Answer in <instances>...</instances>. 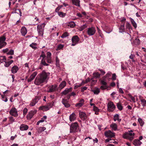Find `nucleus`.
I'll return each instance as SVG.
<instances>
[{
  "mask_svg": "<svg viewBox=\"0 0 146 146\" xmlns=\"http://www.w3.org/2000/svg\"><path fill=\"white\" fill-rule=\"evenodd\" d=\"M49 72L43 71L38 74L35 80L34 83L36 85H40L44 82H47L50 75Z\"/></svg>",
  "mask_w": 146,
  "mask_h": 146,
  "instance_id": "obj_1",
  "label": "nucleus"
},
{
  "mask_svg": "<svg viewBox=\"0 0 146 146\" xmlns=\"http://www.w3.org/2000/svg\"><path fill=\"white\" fill-rule=\"evenodd\" d=\"M135 134L133 132V131L131 130L123 134V137L124 138L128 139L130 141H132L134 138Z\"/></svg>",
  "mask_w": 146,
  "mask_h": 146,
  "instance_id": "obj_2",
  "label": "nucleus"
},
{
  "mask_svg": "<svg viewBox=\"0 0 146 146\" xmlns=\"http://www.w3.org/2000/svg\"><path fill=\"white\" fill-rule=\"evenodd\" d=\"M78 125L77 122H74L72 123L70 126V133H75L78 131Z\"/></svg>",
  "mask_w": 146,
  "mask_h": 146,
  "instance_id": "obj_3",
  "label": "nucleus"
},
{
  "mask_svg": "<svg viewBox=\"0 0 146 146\" xmlns=\"http://www.w3.org/2000/svg\"><path fill=\"white\" fill-rule=\"evenodd\" d=\"M45 26V24L42 23L40 25H38L37 26V31L38 35L42 36L44 33V28Z\"/></svg>",
  "mask_w": 146,
  "mask_h": 146,
  "instance_id": "obj_4",
  "label": "nucleus"
},
{
  "mask_svg": "<svg viewBox=\"0 0 146 146\" xmlns=\"http://www.w3.org/2000/svg\"><path fill=\"white\" fill-rule=\"evenodd\" d=\"M115 106L113 102L110 101L107 104V110L110 112H113L115 109Z\"/></svg>",
  "mask_w": 146,
  "mask_h": 146,
  "instance_id": "obj_5",
  "label": "nucleus"
},
{
  "mask_svg": "<svg viewBox=\"0 0 146 146\" xmlns=\"http://www.w3.org/2000/svg\"><path fill=\"white\" fill-rule=\"evenodd\" d=\"M96 30L95 28L93 27L88 28L87 29V33L89 36L94 35L95 33Z\"/></svg>",
  "mask_w": 146,
  "mask_h": 146,
  "instance_id": "obj_6",
  "label": "nucleus"
},
{
  "mask_svg": "<svg viewBox=\"0 0 146 146\" xmlns=\"http://www.w3.org/2000/svg\"><path fill=\"white\" fill-rule=\"evenodd\" d=\"M6 38L4 36L0 37V49L5 46L7 44V43L5 42Z\"/></svg>",
  "mask_w": 146,
  "mask_h": 146,
  "instance_id": "obj_7",
  "label": "nucleus"
},
{
  "mask_svg": "<svg viewBox=\"0 0 146 146\" xmlns=\"http://www.w3.org/2000/svg\"><path fill=\"white\" fill-rule=\"evenodd\" d=\"M79 40V38L77 35L73 36L72 38V44L71 45L74 46L77 44Z\"/></svg>",
  "mask_w": 146,
  "mask_h": 146,
  "instance_id": "obj_8",
  "label": "nucleus"
},
{
  "mask_svg": "<svg viewBox=\"0 0 146 146\" xmlns=\"http://www.w3.org/2000/svg\"><path fill=\"white\" fill-rule=\"evenodd\" d=\"M10 114L15 117H17L18 116V114L16 109L15 108H12L9 111Z\"/></svg>",
  "mask_w": 146,
  "mask_h": 146,
  "instance_id": "obj_9",
  "label": "nucleus"
},
{
  "mask_svg": "<svg viewBox=\"0 0 146 146\" xmlns=\"http://www.w3.org/2000/svg\"><path fill=\"white\" fill-rule=\"evenodd\" d=\"M104 135L107 137H112L115 136V133L110 130L105 131L104 133Z\"/></svg>",
  "mask_w": 146,
  "mask_h": 146,
  "instance_id": "obj_10",
  "label": "nucleus"
},
{
  "mask_svg": "<svg viewBox=\"0 0 146 146\" xmlns=\"http://www.w3.org/2000/svg\"><path fill=\"white\" fill-rule=\"evenodd\" d=\"M57 87L56 85H52L50 86L48 88V92H52L55 91Z\"/></svg>",
  "mask_w": 146,
  "mask_h": 146,
  "instance_id": "obj_11",
  "label": "nucleus"
},
{
  "mask_svg": "<svg viewBox=\"0 0 146 146\" xmlns=\"http://www.w3.org/2000/svg\"><path fill=\"white\" fill-rule=\"evenodd\" d=\"M37 74L36 72H34L30 76L29 78L28 79V82H31L35 78Z\"/></svg>",
  "mask_w": 146,
  "mask_h": 146,
  "instance_id": "obj_12",
  "label": "nucleus"
},
{
  "mask_svg": "<svg viewBox=\"0 0 146 146\" xmlns=\"http://www.w3.org/2000/svg\"><path fill=\"white\" fill-rule=\"evenodd\" d=\"M62 102L66 108H68L70 106V104L68 103V101L67 99L65 98L63 99Z\"/></svg>",
  "mask_w": 146,
  "mask_h": 146,
  "instance_id": "obj_13",
  "label": "nucleus"
},
{
  "mask_svg": "<svg viewBox=\"0 0 146 146\" xmlns=\"http://www.w3.org/2000/svg\"><path fill=\"white\" fill-rule=\"evenodd\" d=\"M79 116L83 120H85L87 118L86 113L82 111H79Z\"/></svg>",
  "mask_w": 146,
  "mask_h": 146,
  "instance_id": "obj_14",
  "label": "nucleus"
},
{
  "mask_svg": "<svg viewBox=\"0 0 146 146\" xmlns=\"http://www.w3.org/2000/svg\"><path fill=\"white\" fill-rule=\"evenodd\" d=\"M72 91V88H66L61 93V94L62 95H66L69 92Z\"/></svg>",
  "mask_w": 146,
  "mask_h": 146,
  "instance_id": "obj_15",
  "label": "nucleus"
},
{
  "mask_svg": "<svg viewBox=\"0 0 146 146\" xmlns=\"http://www.w3.org/2000/svg\"><path fill=\"white\" fill-rule=\"evenodd\" d=\"M29 127V126L27 125L22 124L21 125L19 128L21 130L23 131L27 130L28 129Z\"/></svg>",
  "mask_w": 146,
  "mask_h": 146,
  "instance_id": "obj_16",
  "label": "nucleus"
},
{
  "mask_svg": "<svg viewBox=\"0 0 146 146\" xmlns=\"http://www.w3.org/2000/svg\"><path fill=\"white\" fill-rule=\"evenodd\" d=\"M36 130L38 132V133H41L42 132L45 130L46 128L44 127H38L36 126Z\"/></svg>",
  "mask_w": 146,
  "mask_h": 146,
  "instance_id": "obj_17",
  "label": "nucleus"
},
{
  "mask_svg": "<svg viewBox=\"0 0 146 146\" xmlns=\"http://www.w3.org/2000/svg\"><path fill=\"white\" fill-rule=\"evenodd\" d=\"M36 112V110L31 111L29 113V114L27 115L28 117L30 119H31Z\"/></svg>",
  "mask_w": 146,
  "mask_h": 146,
  "instance_id": "obj_18",
  "label": "nucleus"
},
{
  "mask_svg": "<svg viewBox=\"0 0 146 146\" xmlns=\"http://www.w3.org/2000/svg\"><path fill=\"white\" fill-rule=\"evenodd\" d=\"M19 69V68L18 66H13L11 69V72L13 74H15L17 72Z\"/></svg>",
  "mask_w": 146,
  "mask_h": 146,
  "instance_id": "obj_19",
  "label": "nucleus"
},
{
  "mask_svg": "<svg viewBox=\"0 0 146 146\" xmlns=\"http://www.w3.org/2000/svg\"><path fill=\"white\" fill-rule=\"evenodd\" d=\"M39 100V99L38 98H35L31 102L30 104V105L31 106H34L35 104L38 102Z\"/></svg>",
  "mask_w": 146,
  "mask_h": 146,
  "instance_id": "obj_20",
  "label": "nucleus"
},
{
  "mask_svg": "<svg viewBox=\"0 0 146 146\" xmlns=\"http://www.w3.org/2000/svg\"><path fill=\"white\" fill-rule=\"evenodd\" d=\"M84 101L83 99H82L79 101V102L76 104L75 106L78 108L82 106L84 104Z\"/></svg>",
  "mask_w": 146,
  "mask_h": 146,
  "instance_id": "obj_21",
  "label": "nucleus"
},
{
  "mask_svg": "<svg viewBox=\"0 0 146 146\" xmlns=\"http://www.w3.org/2000/svg\"><path fill=\"white\" fill-rule=\"evenodd\" d=\"M76 115L74 113H73L69 116V119L70 121H74L76 119Z\"/></svg>",
  "mask_w": 146,
  "mask_h": 146,
  "instance_id": "obj_22",
  "label": "nucleus"
},
{
  "mask_svg": "<svg viewBox=\"0 0 146 146\" xmlns=\"http://www.w3.org/2000/svg\"><path fill=\"white\" fill-rule=\"evenodd\" d=\"M21 32L23 36H25L27 33V30L25 27H23L21 30Z\"/></svg>",
  "mask_w": 146,
  "mask_h": 146,
  "instance_id": "obj_23",
  "label": "nucleus"
},
{
  "mask_svg": "<svg viewBox=\"0 0 146 146\" xmlns=\"http://www.w3.org/2000/svg\"><path fill=\"white\" fill-rule=\"evenodd\" d=\"M73 4L78 7H80V0H72Z\"/></svg>",
  "mask_w": 146,
  "mask_h": 146,
  "instance_id": "obj_24",
  "label": "nucleus"
},
{
  "mask_svg": "<svg viewBox=\"0 0 146 146\" xmlns=\"http://www.w3.org/2000/svg\"><path fill=\"white\" fill-rule=\"evenodd\" d=\"M142 142L138 139H135L133 142V144L135 146L140 145L142 144Z\"/></svg>",
  "mask_w": 146,
  "mask_h": 146,
  "instance_id": "obj_25",
  "label": "nucleus"
},
{
  "mask_svg": "<svg viewBox=\"0 0 146 146\" xmlns=\"http://www.w3.org/2000/svg\"><path fill=\"white\" fill-rule=\"evenodd\" d=\"M66 85V83L64 81H63L59 85V88L62 89L64 88Z\"/></svg>",
  "mask_w": 146,
  "mask_h": 146,
  "instance_id": "obj_26",
  "label": "nucleus"
},
{
  "mask_svg": "<svg viewBox=\"0 0 146 146\" xmlns=\"http://www.w3.org/2000/svg\"><path fill=\"white\" fill-rule=\"evenodd\" d=\"M110 127L114 131H116L117 129V125L115 123H112L110 125Z\"/></svg>",
  "mask_w": 146,
  "mask_h": 146,
  "instance_id": "obj_27",
  "label": "nucleus"
},
{
  "mask_svg": "<svg viewBox=\"0 0 146 146\" xmlns=\"http://www.w3.org/2000/svg\"><path fill=\"white\" fill-rule=\"evenodd\" d=\"M39 109L43 111H47L49 110L47 105L40 106Z\"/></svg>",
  "mask_w": 146,
  "mask_h": 146,
  "instance_id": "obj_28",
  "label": "nucleus"
},
{
  "mask_svg": "<svg viewBox=\"0 0 146 146\" xmlns=\"http://www.w3.org/2000/svg\"><path fill=\"white\" fill-rule=\"evenodd\" d=\"M113 120L114 121L117 120L119 122H120L121 119L119 118V115L117 114H115L114 116Z\"/></svg>",
  "mask_w": 146,
  "mask_h": 146,
  "instance_id": "obj_29",
  "label": "nucleus"
},
{
  "mask_svg": "<svg viewBox=\"0 0 146 146\" xmlns=\"http://www.w3.org/2000/svg\"><path fill=\"white\" fill-rule=\"evenodd\" d=\"M87 27L88 25L87 24H84L79 27V30L80 31H82L86 28Z\"/></svg>",
  "mask_w": 146,
  "mask_h": 146,
  "instance_id": "obj_30",
  "label": "nucleus"
},
{
  "mask_svg": "<svg viewBox=\"0 0 146 146\" xmlns=\"http://www.w3.org/2000/svg\"><path fill=\"white\" fill-rule=\"evenodd\" d=\"M68 25L70 28H74L76 25V24L74 22L72 21L69 22Z\"/></svg>",
  "mask_w": 146,
  "mask_h": 146,
  "instance_id": "obj_31",
  "label": "nucleus"
},
{
  "mask_svg": "<svg viewBox=\"0 0 146 146\" xmlns=\"http://www.w3.org/2000/svg\"><path fill=\"white\" fill-rule=\"evenodd\" d=\"M126 29H128L130 31L132 30V28L131 25L128 22H126L125 25Z\"/></svg>",
  "mask_w": 146,
  "mask_h": 146,
  "instance_id": "obj_32",
  "label": "nucleus"
},
{
  "mask_svg": "<svg viewBox=\"0 0 146 146\" xmlns=\"http://www.w3.org/2000/svg\"><path fill=\"white\" fill-rule=\"evenodd\" d=\"M13 60H11L10 61L8 62H6L5 61V64H4V66L5 67H8L11 64L13 63Z\"/></svg>",
  "mask_w": 146,
  "mask_h": 146,
  "instance_id": "obj_33",
  "label": "nucleus"
},
{
  "mask_svg": "<svg viewBox=\"0 0 146 146\" xmlns=\"http://www.w3.org/2000/svg\"><path fill=\"white\" fill-rule=\"evenodd\" d=\"M41 65H43L44 66H48L49 64L46 63L45 59H42L40 62Z\"/></svg>",
  "mask_w": 146,
  "mask_h": 146,
  "instance_id": "obj_34",
  "label": "nucleus"
},
{
  "mask_svg": "<svg viewBox=\"0 0 146 146\" xmlns=\"http://www.w3.org/2000/svg\"><path fill=\"white\" fill-rule=\"evenodd\" d=\"M92 91L94 93V94L98 95L100 92V89L98 88H96L94 90H92Z\"/></svg>",
  "mask_w": 146,
  "mask_h": 146,
  "instance_id": "obj_35",
  "label": "nucleus"
},
{
  "mask_svg": "<svg viewBox=\"0 0 146 146\" xmlns=\"http://www.w3.org/2000/svg\"><path fill=\"white\" fill-rule=\"evenodd\" d=\"M37 45V44L36 43H33L30 44V46L32 47L35 50L37 49V47L36 46Z\"/></svg>",
  "mask_w": 146,
  "mask_h": 146,
  "instance_id": "obj_36",
  "label": "nucleus"
},
{
  "mask_svg": "<svg viewBox=\"0 0 146 146\" xmlns=\"http://www.w3.org/2000/svg\"><path fill=\"white\" fill-rule=\"evenodd\" d=\"M138 121L139 123L140 126L141 127L143 126L144 123L143 120L141 118H139L138 119Z\"/></svg>",
  "mask_w": 146,
  "mask_h": 146,
  "instance_id": "obj_37",
  "label": "nucleus"
},
{
  "mask_svg": "<svg viewBox=\"0 0 146 146\" xmlns=\"http://www.w3.org/2000/svg\"><path fill=\"white\" fill-rule=\"evenodd\" d=\"M54 101H52L51 102L48 103L46 105L49 109L54 106Z\"/></svg>",
  "mask_w": 146,
  "mask_h": 146,
  "instance_id": "obj_38",
  "label": "nucleus"
},
{
  "mask_svg": "<svg viewBox=\"0 0 146 146\" xmlns=\"http://www.w3.org/2000/svg\"><path fill=\"white\" fill-rule=\"evenodd\" d=\"M130 19L131 24H132L134 27L135 28H136L137 27V25L135 22V21L133 19L131 18Z\"/></svg>",
  "mask_w": 146,
  "mask_h": 146,
  "instance_id": "obj_39",
  "label": "nucleus"
},
{
  "mask_svg": "<svg viewBox=\"0 0 146 146\" xmlns=\"http://www.w3.org/2000/svg\"><path fill=\"white\" fill-rule=\"evenodd\" d=\"M93 110L95 111V114L96 115L98 114V112L99 111V109L96 107L94 106L93 107Z\"/></svg>",
  "mask_w": 146,
  "mask_h": 146,
  "instance_id": "obj_40",
  "label": "nucleus"
},
{
  "mask_svg": "<svg viewBox=\"0 0 146 146\" xmlns=\"http://www.w3.org/2000/svg\"><path fill=\"white\" fill-rule=\"evenodd\" d=\"M69 35V33L67 32L64 33L61 36V37L62 38H65Z\"/></svg>",
  "mask_w": 146,
  "mask_h": 146,
  "instance_id": "obj_41",
  "label": "nucleus"
},
{
  "mask_svg": "<svg viewBox=\"0 0 146 146\" xmlns=\"http://www.w3.org/2000/svg\"><path fill=\"white\" fill-rule=\"evenodd\" d=\"M59 62V60L58 58V57L57 56L56 58V66L58 68L60 67Z\"/></svg>",
  "mask_w": 146,
  "mask_h": 146,
  "instance_id": "obj_42",
  "label": "nucleus"
},
{
  "mask_svg": "<svg viewBox=\"0 0 146 146\" xmlns=\"http://www.w3.org/2000/svg\"><path fill=\"white\" fill-rule=\"evenodd\" d=\"M58 15L61 17H64L66 15V13H64L62 12H58Z\"/></svg>",
  "mask_w": 146,
  "mask_h": 146,
  "instance_id": "obj_43",
  "label": "nucleus"
},
{
  "mask_svg": "<svg viewBox=\"0 0 146 146\" xmlns=\"http://www.w3.org/2000/svg\"><path fill=\"white\" fill-rule=\"evenodd\" d=\"M119 32L120 33H122L125 32L124 27L121 26L119 28Z\"/></svg>",
  "mask_w": 146,
  "mask_h": 146,
  "instance_id": "obj_44",
  "label": "nucleus"
},
{
  "mask_svg": "<svg viewBox=\"0 0 146 146\" xmlns=\"http://www.w3.org/2000/svg\"><path fill=\"white\" fill-rule=\"evenodd\" d=\"M6 59L5 56H0V63H3V62H5Z\"/></svg>",
  "mask_w": 146,
  "mask_h": 146,
  "instance_id": "obj_45",
  "label": "nucleus"
},
{
  "mask_svg": "<svg viewBox=\"0 0 146 146\" xmlns=\"http://www.w3.org/2000/svg\"><path fill=\"white\" fill-rule=\"evenodd\" d=\"M117 108L119 110H121L123 109V107L121 104L119 103H117Z\"/></svg>",
  "mask_w": 146,
  "mask_h": 146,
  "instance_id": "obj_46",
  "label": "nucleus"
},
{
  "mask_svg": "<svg viewBox=\"0 0 146 146\" xmlns=\"http://www.w3.org/2000/svg\"><path fill=\"white\" fill-rule=\"evenodd\" d=\"M64 45L62 44H60L59 45L56 49V50H58L62 49L64 46Z\"/></svg>",
  "mask_w": 146,
  "mask_h": 146,
  "instance_id": "obj_47",
  "label": "nucleus"
},
{
  "mask_svg": "<svg viewBox=\"0 0 146 146\" xmlns=\"http://www.w3.org/2000/svg\"><path fill=\"white\" fill-rule=\"evenodd\" d=\"M141 104L143 106H146V100L145 99H141Z\"/></svg>",
  "mask_w": 146,
  "mask_h": 146,
  "instance_id": "obj_48",
  "label": "nucleus"
},
{
  "mask_svg": "<svg viewBox=\"0 0 146 146\" xmlns=\"http://www.w3.org/2000/svg\"><path fill=\"white\" fill-rule=\"evenodd\" d=\"M93 74L94 75V76L96 78H99L100 76V74L98 72L94 73Z\"/></svg>",
  "mask_w": 146,
  "mask_h": 146,
  "instance_id": "obj_49",
  "label": "nucleus"
},
{
  "mask_svg": "<svg viewBox=\"0 0 146 146\" xmlns=\"http://www.w3.org/2000/svg\"><path fill=\"white\" fill-rule=\"evenodd\" d=\"M91 85L92 86H93V85H94V84L96 83L97 81V80H94V78H92V79H91Z\"/></svg>",
  "mask_w": 146,
  "mask_h": 146,
  "instance_id": "obj_50",
  "label": "nucleus"
},
{
  "mask_svg": "<svg viewBox=\"0 0 146 146\" xmlns=\"http://www.w3.org/2000/svg\"><path fill=\"white\" fill-rule=\"evenodd\" d=\"M108 88V86L107 85L102 86H100V88L102 90L107 89Z\"/></svg>",
  "mask_w": 146,
  "mask_h": 146,
  "instance_id": "obj_51",
  "label": "nucleus"
},
{
  "mask_svg": "<svg viewBox=\"0 0 146 146\" xmlns=\"http://www.w3.org/2000/svg\"><path fill=\"white\" fill-rule=\"evenodd\" d=\"M47 118V117L46 116H43V117L41 119L39 120V122L40 123H42L44 121V120L46 119Z\"/></svg>",
  "mask_w": 146,
  "mask_h": 146,
  "instance_id": "obj_52",
  "label": "nucleus"
},
{
  "mask_svg": "<svg viewBox=\"0 0 146 146\" xmlns=\"http://www.w3.org/2000/svg\"><path fill=\"white\" fill-rule=\"evenodd\" d=\"M139 12H137L136 14V16L137 17H140L141 16L140 15L141 14V13L140 12L141 11V10L139 9Z\"/></svg>",
  "mask_w": 146,
  "mask_h": 146,
  "instance_id": "obj_53",
  "label": "nucleus"
},
{
  "mask_svg": "<svg viewBox=\"0 0 146 146\" xmlns=\"http://www.w3.org/2000/svg\"><path fill=\"white\" fill-rule=\"evenodd\" d=\"M9 121L11 123H13V122L15 121L13 117L12 116H10L9 117Z\"/></svg>",
  "mask_w": 146,
  "mask_h": 146,
  "instance_id": "obj_54",
  "label": "nucleus"
},
{
  "mask_svg": "<svg viewBox=\"0 0 146 146\" xmlns=\"http://www.w3.org/2000/svg\"><path fill=\"white\" fill-rule=\"evenodd\" d=\"M7 55H13L14 54V50H11L9 52H7Z\"/></svg>",
  "mask_w": 146,
  "mask_h": 146,
  "instance_id": "obj_55",
  "label": "nucleus"
},
{
  "mask_svg": "<svg viewBox=\"0 0 146 146\" xmlns=\"http://www.w3.org/2000/svg\"><path fill=\"white\" fill-rule=\"evenodd\" d=\"M47 62L50 64L52 62L51 57L47 58Z\"/></svg>",
  "mask_w": 146,
  "mask_h": 146,
  "instance_id": "obj_56",
  "label": "nucleus"
},
{
  "mask_svg": "<svg viewBox=\"0 0 146 146\" xmlns=\"http://www.w3.org/2000/svg\"><path fill=\"white\" fill-rule=\"evenodd\" d=\"M111 73L110 72H108V73L104 77L103 79H104L105 78L107 77H109L111 76Z\"/></svg>",
  "mask_w": 146,
  "mask_h": 146,
  "instance_id": "obj_57",
  "label": "nucleus"
},
{
  "mask_svg": "<svg viewBox=\"0 0 146 146\" xmlns=\"http://www.w3.org/2000/svg\"><path fill=\"white\" fill-rule=\"evenodd\" d=\"M45 55L44 54V53L43 51L42 52L40 56V58L42 57V59H44V58L45 57Z\"/></svg>",
  "mask_w": 146,
  "mask_h": 146,
  "instance_id": "obj_58",
  "label": "nucleus"
},
{
  "mask_svg": "<svg viewBox=\"0 0 146 146\" xmlns=\"http://www.w3.org/2000/svg\"><path fill=\"white\" fill-rule=\"evenodd\" d=\"M129 96L133 102H135V98L134 97L132 96L131 95H129Z\"/></svg>",
  "mask_w": 146,
  "mask_h": 146,
  "instance_id": "obj_59",
  "label": "nucleus"
},
{
  "mask_svg": "<svg viewBox=\"0 0 146 146\" xmlns=\"http://www.w3.org/2000/svg\"><path fill=\"white\" fill-rule=\"evenodd\" d=\"M101 82V84L104 85H107V83L104 80H102Z\"/></svg>",
  "mask_w": 146,
  "mask_h": 146,
  "instance_id": "obj_60",
  "label": "nucleus"
},
{
  "mask_svg": "<svg viewBox=\"0 0 146 146\" xmlns=\"http://www.w3.org/2000/svg\"><path fill=\"white\" fill-rule=\"evenodd\" d=\"M116 79V76L115 74H113L112 75V79L114 80Z\"/></svg>",
  "mask_w": 146,
  "mask_h": 146,
  "instance_id": "obj_61",
  "label": "nucleus"
},
{
  "mask_svg": "<svg viewBox=\"0 0 146 146\" xmlns=\"http://www.w3.org/2000/svg\"><path fill=\"white\" fill-rule=\"evenodd\" d=\"M135 55L131 54L129 58H130L132 60V61H134V60L133 59V58L134 57Z\"/></svg>",
  "mask_w": 146,
  "mask_h": 146,
  "instance_id": "obj_62",
  "label": "nucleus"
},
{
  "mask_svg": "<svg viewBox=\"0 0 146 146\" xmlns=\"http://www.w3.org/2000/svg\"><path fill=\"white\" fill-rule=\"evenodd\" d=\"M27 111V109L26 108H24L23 110V114L25 115L26 114Z\"/></svg>",
  "mask_w": 146,
  "mask_h": 146,
  "instance_id": "obj_63",
  "label": "nucleus"
},
{
  "mask_svg": "<svg viewBox=\"0 0 146 146\" xmlns=\"http://www.w3.org/2000/svg\"><path fill=\"white\" fill-rule=\"evenodd\" d=\"M51 54L50 52H47L46 58L51 57Z\"/></svg>",
  "mask_w": 146,
  "mask_h": 146,
  "instance_id": "obj_64",
  "label": "nucleus"
}]
</instances>
